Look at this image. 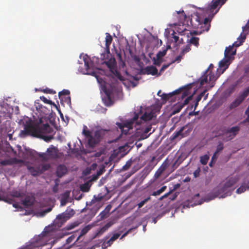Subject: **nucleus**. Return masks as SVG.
Wrapping results in <instances>:
<instances>
[{
	"label": "nucleus",
	"instance_id": "obj_38",
	"mask_svg": "<svg viewBox=\"0 0 249 249\" xmlns=\"http://www.w3.org/2000/svg\"><path fill=\"white\" fill-rule=\"evenodd\" d=\"M166 188L167 187L166 186H163L160 189L153 192L150 195L153 196H159L163 193L166 189Z\"/></svg>",
	"mask_w": 249,
	"mask_h": 249
},
{
	"label": "nucleus",
	"instance_id": "obj_41",
	"mask_svg": "<svg viewBox=\"0 0 249 249\" xmlns=\"http://www.w3.org/2000/svg\"><path fill=\"white\" fill-rule=\"evenodd\" d=\"M69 196V192H66L63 195L64 197H62L61 199L60 203L61 206H64L67 203V198Z\"/></svg>",
	"mask_w": 249,
	"mask_h": 249
},
{
	"label": "nucleus",
	"instance_id": "obj_16",
	"mask_svg": "<svg viewBox=\"0 0 249 249\" xmlns=\"http://www.w3.org/2000/svg\"><path fill=\"white\" fill-rule=\"evenodd\" d=\"M246 98V97L245 95H244L242 93L241 95H239L235 99V100L231 104L230 106V109H232L238 107L239 105H240L242 103V102L245 100Z\"/></svg>",
	"mask_w": 249,
	"mask_h": 249
},
{
	"label": "nucleus",
	"instance_id": "obj_5",
	"mask_svg": "<svg viewBox=\"0 0 249 249\" xmlns=\"http://www.w3.org/2000/svg\"><path fill=\"white\" fill-rule=\"evenodd\" d=\"M246 38L245 34L241 33L240 36L237 38V41H235L232 46H230L227 47L224 52V56L230 57L231 58L233 59V56L236 53V50L233 51V46L235 47H239L245 41Z\"/></svg>",
	"mask_w": 249,
	"mask_h": 249
},
{
	"label": "nucleus",
	"instance_id": "obj_26",
	"mask_svg": "<svg viewBox=\"0 0 249 249\" xmlns=\"http://www.w3.org/2000/svg\"><path fill=\"white\" fill-rule=\"evenodd\" d=\"M85 69L87 71L86 73L87 74L91 75L92 76H94L96 77V78H97L96 72H95L94 71H92V70H91L90 68L88 62L86 61L85 60Z\"/></svg>",
	"mask_w": 249,
	"mask_h": 249
},
{
	"label": "nucleus",
	"instance_id": "obj_21",
	"mask_svg": "<svg viewBox=\"0 0 249 249\" xmlns=\"http://www.w3.org/2000/svg\"><path fill=\"white\" fill-rule=\"evenodd\" d=\"M167 167V164L166 161L162 163L161 165L159 168L154 174V178L155 179L158 178L163 172L166 170Z\"/></svg>",
	"mask_w": 249,
	"mask_h": 249
},
{
	"label": "nucleus",
	"instance_id": "obj_60",
	"mask_svg": "<svg viewBox=\"0 0 249 249\" xmlns=\"http://www.w3.org/2000/svg\"><path fill=\"white\" fill-rule=\"evenodd\" d=\"M176 33L174 31L173 33L172 34V38L174 39V42L177 43L178 41H179V37L176 35H175Z\"/></svg>",
	"mask_w": 249,
	"mask_h": 249
},
{
	"label": "nucleus",
	"instance_id": "obj_28",
	"mask_svg": "<svg viewBox=\"0 0 249 249\" xmlns=\"http://www.w3.org/2000/svg\"><path fill=\"white\" fill-rule=\"evenodd\" d=\"M249 189V182L248 183H246L245 182H244L242 183V184L241 185V186L238 188L236 190V193L238 194H241L245 191H246L247 190H248Z\"/></svg>",
	"mask_w": 249,
	"mask_h": 249
},
{
	"label": "nucleus",
	"instance_id": "obj_7",
	"mask_svg": "<svg viewBox=\"0 0 249 249\" xmlns=\"http://www.w3.org/2000/svg\"><path fill=\"white\" fill-rule=\"evenodd\" d=\"M240 127L238 126H235L228 128L223 126L221 127V133H219V134L224 136L226 141H228L233 139L235 137L240 130Z\"/></svg>",
	"mask_w": 249,
	"mask_h": 249
},
{
	"label": "nucleus",
	"instance_id": "obj_18",
	"mask_svg": "<svg viewBox=\"0 0 249 249\" xmlns=\"http://www.w3.org/2000/svg\"><path fill=\"white\" fill-rule=\"evenodd\" d=\"M113 224V222L111 221L107 223L105 226L97 230V231L95 233L93 238H95L102 235L103 233L107 231L108 228H110Z\"/></svg>",
	"mask_w": 249,
	"mask_h": 249
},
{
	"label": "nucleus",
	"instance_id": "obj_19",
	"mask_svg": "<svg viewBox=\"0 0 249 249\" xmlns=\"http://www.w3.org/2000/svg\"><path fill=\"white\" fill-rule=\"evenodd\" d=\"M68 172L67 167L64 164H60L57 167L56 176L59 178H61L66 174Z\"/></svg>",
	"mask_w": 249,
	"mask_h": 249
},
{
	"label": "nucleus",
	"instance_id": "obj_59",
	"mask_svg": "<svg viewBox=\"0 0 249 249\" xmlns=\"http://www.w3.org/2000/svg\"><path fill=\"white\" fill-rule=\"evenodd\" d=\"M192 96H193V95L190 96L188 97L187 98H186V99H185V100L184 101V103H183V105H183V106L184 105H187V104H188L189 103V101H190L192 99Z\"/></svg>",
	"mask_w": 249,
	"mask_h": 249
},
{
	"label": "nucleus",
	"instance_id": "obj_12",
	"mask_svg": "<svg viewBox=\"0 0 249 249\" xmlns=\"http://www.w3.org/2000/svg\"><path fill=\"white\" fill-rule=\"evenodd\" d=\"M205 73L199 79V84L200 86L203 85L205 83L208 82V77H209V83L211 84L210 88L214 86V83L217 79V77L215 75V74L212 71H210L208 75H205Z\"/></svg>",
	"mask_w": 249,
	"mask_h": 249
},
{
	"label": "nucleus",
	"instance_id": "obj_14",
	"mask_svg": "<svg viewBox=\"0 0 249 249\" xmlns=\"http://www.w3.org/2000/svg\"><path fill=\"white\" fill-rule=\"evenodd\" d=\"M48 157L50 159H55L58 158V149L53 145L51 146L47 149L46 151Z\"/></svg>",
	"mask_w": 249,
	"mask_h": 249
},
{
	"label": "nucleus",
	"instance_id": "obj_63",
	"mask_svg": "<svg viewBox=\"0 0 249 249\" xmlns=\"http://www.w3.org/2000/svg\"><path fill=\"white\" fill-rule=\"evenodd\" d=\"M1 164L3 165H6L8 164H11V163L10 160H3L1 162Z\"/></svg>",
	"mask_w": 249,
	"mask_h": 249
},
{
	"label": "nucleus",
	"instance_id": "obj_61",
	"mask_svg": "<svg viewBox=\"0 0 249 249\" xmlns=\"http://www.w3.org/2000/svg\"><path fill=\"white\" fill-rule=\"evenodd\" d=\"M212 18L211 17V18H205L203 20H202V23H203L204 24H207L211 21Z\"/></svg>",
	"mask_w": 249,
	"mask_h": 249
},
{
	"label": "nucleus",
	"instance_id": "obj_11",
	"mask_svg": "<svg viewBox=\"0 0 249 249\" xmlns=\"http://www.w3.org/2000/svg\"><path fill=\"white\" fill-rule=\"evenodd\" d=\"M230 189L225 185L218 186L216 189L214 190L212 199H214L216 197L224 198L231 195ZM212 194L210 195L211 196Z\"/></svg>",
	"mask_w": 249,
	"mask_h": 249
},
{
	"label": "nucleus",
	"instance_id": "obj_24",
	"mask_svg": "<svg viewBox=\"0 0 249 249\" xmlns=\"http://www.w3.org/2000/svg\"><path fill=\"white\" fill-rule=\"evenodd\" d=\"M145 71L146 73L147 74H151L152 75H155L158 73L157 69L153 66H148L145 68Z\"/></svg>",
	"mask_w": 249,
	"mask_h": 249
},
{
	"label": "nucleus",
	"instance_id": "obj_17",
	"mask_svg": "<svg viewBox=\"0 0 249 249\" xmlns=\"http://www.w3.org/2000/svg\"><path fill=\"white\" fill-rule=\"evenodd\" d=\"M113 224V222L111 221L107 223L105 226L97 230V231L95 233L93 238H95L102 235L103 233L107 231L108 228H110Z\"/></svg>",
	"mask_w": 249,
	"mask_h": 249
},
{
	"label": "nucleus",
	"instance_id": "obj_37",
	"mask_svg": "<svg viewBox=\"0 0 249 249\" xmlns=\"http://www.w3.org/2000/svg\"><path fill=\"white\" fill-rule=\"evenodd\" d=\"M209 160V156L208 155H204L200 158V162L203 165H206Z\"/></svg>",
	"mask_w": 249,
	"mask_h": 249
},
{
	"label": "nucleus",
	"instance_id": "obj_1",
	"mask_svg": "<svg viewBox=\"0 0 249 249\" xmlns=\"http://www.w3.org/2000/svg\"><path fill=\"white\" fill-rule=\"evenodd\" d=\"M53 129L48 124H26L24 126V129L21 130L20 135L22 137H25L27 135H31L37 138H41L45 141L48 142L53 139V135L45 136L47 134H52Z\"/></svg>",
	"mask_w": 249,
	"mask_h": 249
},
{
	"label": "nucleus",
	"instance_id": "obj_52",
	"mask_svg": "<svg viewBox=\"0 0 249 249\" xmlns=\"http://www.w3.org/2000/svg\"><path fill=\"white\" fill-rule=\"evenodd\" d=\"M75 236L74 234L71 235L66 240V244L69 245L71 244L75 239Z\"/></svg>",
	"mask_w": 249,
	"mask_h": 249
},
{
	"label": "nucleus",
	"instance_id": "obj_31",
	"mask_svg": "<svg viewBox=\"0 0 249 249\" xmlns=\"http://www.w3.org/2000/svg\"><path fill=\"white\" fill-rule=\"evenodd\" d=\"M177 14L178 16V21L179 24H184V22L186 18V15H185L184 11L181 12H177Z\"/></svg>",
	"mask_w": 249,
	"mask_h": 249
},
{
	"label": "nucleus",
	"instance_id": "obj_30",
	"mask_svg": "<svg viewBox=\"0 0 249 249\" xmlns=\"http://www.w3.org/2000/svg\"><path fill=\"white\" fill-rule=\"evenodd\" d=\"M194 21H196V22H197V24H196V25L197 26H198L199 25L202 23V19H201V18L197 14H196L194 17H192L191 19L190 22L192 25L195 24Z\"/></svg>",
	"mask_w": 249,
	"mask_h": 249
},
{
	"label": "nucleus",
	"instance_id": "obj_55",
	"mask_svg": "<svg viewBox=\"0 0 249 249\" xmlns=\"http://www.w3.org/2000/svg\"><path fill=\"white\" fill-rule=\"evenodd\" d=\"M40 99L43 101L45 103L48 104L50 105L53 104V102L51 100H48L46 98H45L44 96H41L40 97ZM53 104H54L53 103Z\"/></svg>",
	"mask_w": 249,
	"mask_h": 249
},
{
	"label": "nucleus",
	"instance_id": "obj_46",
	"mask_svg": "<svg viewBox=\"0 0 249 249\" xmlns=\"http://www.w3.org/2000/svg\"><path fill=\"white\" fill-rule=\"evenodd\" d=\"M132 163V160H128L125 163V165H124L123 166V168H122L123 170L126 171V170H128L131 166Z\"/></svg>",
	"mask_w": 249,
	"mask_h": 249
},
{
	"label": "nucleus",
	"instance_id": "obj_36",
	"mask_svg": "<svg viewBox=\"0 0 249 249\" xmlns=\"http://www.w3.org/2000/svg\"><path fill=\"white\" fill-rule=\"evenodd\" d=\"M120 236V233H116L113 235V236L110 238V239L107 242V244L108 246H110L112 243L116 240L117 239L119 238Z\"/></svg>",
	"mask_w": 249,
	"mask_h": 249
},
{
	"label": "nucleus",
	"instance_id": "obj_9",
	"mask_svg": "<svg viewBox=\"0 0 249 249\" xmlns=\"http://www.w3.org/2000/svg\"><path fill=\"white\" fill-rule=\"evenodd\" d=\"M226 0H213L211 3L205 8V12L208 14L209 16H211V18H213L218 11V10H217L215 12H213L214 10L218 6L221 7L225 3ZM219 9L220 7H218V9Z\"/></svg>",
	"mask_w": 249,
	"mask_h": 249
},
{
	"label": "nucleus",
	"instance_id": "obj_51",
	"mask_svg": "<svg viewBox=\"0 0 249 249\" xmlns=\"http://www.w3.org/2000/svg\"><path fill=\"white\" fill-rule=\"evenodd\" d=\"M42 91L45 93H49V94H55L56 92L53 89H50L49 88H46L42 90Z\"/></svg>",
	"mask_w": 249,
	"mask_h": 249
},
{
	"label": "nucleus",
	"instance_id": "obj_48",
	"mask_svg": "<svg viewBox=\"0 0 249 249\" xmlns=\"http://www.w3.org/2000/svg\"><path fill=\"white\" fill-rule=\"evenodd\" d=\"M39 157L41 158H42L43 160L47 161L50 159L49 158V157H48V154L47 152L46 153H41L39 154L38 155Z\"/></svg>",
	"mask_w": 249,
	"mask_h": 249
},
{
	"label": "nucleus",
	"instance_id": "obj_13",
	"mask_svg": "<svg viewBox=\"0 0 249 249\" xmlns=\"http://www.w3.org/2000/svg\"><path fill=\"white\" fill-rule=\"evenodd\" d=\"M0 201H3L10 204H12L13 207L15 208H19L18 204L15 202L14 199L13 198H10L8 195H5L4 194H1V193H0Z\"/></svg>",
	"mask_w": 249,
	"mask_h": 249
},
{
	"label": "nucleus",
	"instance_id": "obj_8",
	"mask_svg": "<svg viewBox=\"0 0 249 249\" xmlns=\"http://www.w3.org/2000/svg\"><path fill=\"white\" fill-rule=\"evenodd\" d=\"M226 0H213L211 3L205 8V12L208 14L209 16H211V18H213L218 11V10H217L215 12H213L214 10L218 6L221 7L225 3ZM219 9L220 7H218V9Z\"/></svg>",
	"mask_w": 249,
	"mask_h": 249
},
{
	"label": "nucleus",
	"instance_id": "obj_25",
	"mask_svg": "<svg viewBox=\"0 0 249 249\" xmlns=\"http://www.w3.org/2000/svg\"><path fill=\"white\" fill-rule=\"evenodd\" d=\"M106 49L107 52L109 53V46L112 41V37L108 33L106 34Z\"/></svg>",
	"mask_w": 249,
	"mask_h": 249
},
{
	"label": "nucleus",
	"instance_id": "obj_34",
	"mask_svg": "<svg viewBox=\"0 0 249 249\" xmlns=\"http://www.w3.org/2000/svg\"><path fill=\"white\" fill-rule=\"evenodd\" d=\"M29 170L31 174L34 176H36L41 174L39 166L37 167H30L29 168Z\"/></svg>",
	"mask_w": 249,
	"mask_h": 249
},
{
	"label": "nucleus",
	"instance_id": "obj_50",
	"mask_svg": "<svg viewBox=\"0 0 249 249\" xmlns=\"http://www.w3.org/2000/svg\"><path fill=\"white\" fill-rule=\"evenodd\" d=\"M207 89H205L203 91H202L201 93H200L196 97V100L197 102H199L202 99V97L204 96L205 94V93L207 92Z\"/></svg>",
	"mask_w": 249,
	"mask_h": 249
},
{
	"label": "nucleus",
	"instance_id": "obj_64",
	"mask_svg": "<svg viewBox=\"0 0 249 249\" xmlns=\"http://www.w3.org/2000/svg\"><path fill=\"white\" fill-rule=\"evenodd\" d=\"M242 94L246 97L248 96L249 94V87L245 91H244Z\"/></svg>",
	"mask_w": 249,
	"mask_h": 249
},
{
	"label": "nucleus",
	"instance_id": "obj_42",
	"mask_svg": "<svg viewBox=\"0 0 249 249\" xmlns=\"http://www.w3.org/2000/svg\"><path fill=\"white\" fill-rule=\"evenodd\" d=\"M184 87H185V89H183V91H182L183 92H182V94L181 95L182 98H184V97L188 96V95L189 93V90L191 88L190 85H187V86H185Z\"/></svg>",
	"mask_w": 249,
	"mask_h": 249
},
{
	"label": "nucleus",
	"instance_id": "obj_2",
	"mask_svg": "<svg viewBox=\"0 0 249 249\" xmlns=\"http://www.w3.org/2000/svg\"><path fill=\"white\" fill-rule=\"evenodd\" d=\"M153 116L154 113L152 111L149 112L145 111L144 114L140 117V121H138V115L136 114L133 118L129 121L124 124L118 123H117V125L119 128L121 129L122 133L126 135L128 133L129 130L132 129L134 126L136 127V129H139V128L137 127V126H139L141 124L142 121L146 122L151 120L153 118Z\"/></svg>",
	"mask_w": 249,
	"mask_h": 249
},
{
	"label": "nucleus",
	"instance_id": "obj_35",
	"mask_svg": "<svg viewBox=\"0 0 249 249\" xmlns=\"http://www.w3.org/2000/svg\"><path fill=\"white\" fill-rule=\"evenodd\" d=\"M157 162L154 163L153 165H152L153 166L152 167L147 166L146 167H145L143 169L142 172L143 173L142 176H145V177L147 176L149 174V173L151 172V171L153 169L154 167L157 164Z\"/></svg>",
	"mask_w": 249,
	"mask_h": 249
},
{
	"label": "nucleus",
	"instance_id": "obj_4",
	"mask_svg": "<svg viewBox=\"0 0 249 249\" xmlns=\"http://www.w3.org/2000/svg\"><path fill=\"white\" fill-rule=\"evenodd\" d=\"M79 225V223L77 222L72 223L68 225L64 230L62 231H54L52 230V228L51 227H46L45 228L43 233L44 236H50L52 235H55V238L57 239L62 238L66 235L68 234L66 230H71L77 227Z\"/></svg>",
	"mask_w": 249,
	"mask_h": 249
},
{
	"label": "nucleus",
	"instance_id": "obj_20",
	"mask_svg": "<svg viewBox=\"0 0 249 249\" xmlns=\"http://www.w3.org/2000/svg\"><path fill=\"white\" fill-rule=\"evenodd\" d=\"M34 201L35 198L33 196H27L25 198L22 200V204L25 207L28 208L33 205Z\"/></svg>",
	"mask_w": 249,
	"mask_h": 249
},
{
	"label": "nucleus",
	"instance_id": "obj_43",
	"mask_svg": "<svg viewBox=\"0 0 249 249\" xmlns=\"http://www.w3.org/2000/svg\"><path fill=\"white\" fill-rule=\"evenodd\" d=\"M70 94V91L68 89H63L58 93V96L61 100H63L62 96L69 95Z\"/></svg>",
	"mask_w": 249,
	"mask_h": 249
},
{
	"label": "nucleus",
	"instance_id": "obj_6",
	"mask_svg": "<svg viewBox=\"0 0 249 249\" xmlns=\"http://www.w3.org/2000/svg\"><path fill=\"white\" fill-rule=\"evenodd\" d=\"M104 63L109 69L110 71L113 73L116 78H117L120 81L124 80V77L121 75L120 72H119L117 70V63L114 57H111L107 60L105 61Z\"/></svg>",
	"mask_w": 249,
	"mask_h": 249
},
{
	"label": "nucleus",
	"instance_id": "obj_39",
	"mask_svg": "<svg viewBox=\"0 0 249 249\" xmlns=\"http://www.w3.org/2000/svg\"><path fill=\"white\" fill-rule=\"evenodd\" d=\"M50 167V165L48 163L43 164L39 165V167H40V171L41 174L49 170Z\"/></svg>",
	"mask_w": 249,
	"mask_h": 249
},
{
	"label": "nucleus",
	"instance_id": "obj_54",
	"mask_svg": "<svg viewBox=\"0 0 249 249\" xmlns=\"http://www.w3.org/2000/svg\"><path fill=\"white\" fill-rule=\"evenodd\" d=\"M201 169L200 167H198L193 173V175L195 178H196L199 176Z\"/></svg>",
	"mask_w": 249,
	"mask_h": 249
},
{
	"label": "nucleus",
	"instance_id": "obj_15",
	"mask_svg": "<svg viewBox=\"0 0 249 249\" xmlns=\"http://www.w3.org/2000/svg\"><path fill=\"white\" fill-rule=\"evenodd\" d=\"M230 57H225L221 60L219 63V67L223 68L222 73H223L229 67L231 63V61L232 60Z\"/></svg>",
	"mask_w": 249,
	"mask_h": 249
},
{
	"label": "nucleus",
	"instance_id": "obj_53",
	"mask_svg": "<svg viewBox=\"0 0 249 249\" xmlns=\"http://www.w3.org/2000/svg\"><path fill=\"white\" fill-rule=\"evenodd\" d=\"M185 89V87H182V88H179L178 89L175 90L173 92H171V93L173 96V95H175L176 94H178L181 93V92L183 91V89Z\"/></svg>",
	"mask_w": 249,
	"mask_h": 249
},
{
	"label": "nucleus",
	"instance_id": "obj_47",
	"mask_svg": "<svg viewBox=\"0 0 249 249\" xmlns=\"http://www.w3.org/2000/svg\"><path fill=\"white\" fill-rule=\"evenodd\" d=\"M161 98L165 101H168L170 98L172 97L171 93L168 94L163 93L161 95Z\"/></svg>",
	"mask_w": 249,
	"mask_h": 249
},
{
	"label": "nucleus",
	"instance_id": "obj_23",
	"mask_svg": "<svg viewBox=\"0 0 249 249\" xmlns=\"http://www.w3.org/2000/svg\"><path fill=\"white\" fill-rule=\"evenodd\" d=\"M185 126H182L178 131L175 132L171 136V140H175L179 136H181V138L184 137L185 136L182 132L185 129Z\"/></svg>",
	"mask_w": 249,
	"mask_h": 249
},
{
	"label": "nucleus",
	"instance_id": "obj_10",
	"mask_svg": "<svg viewBox=\"0 0 249 249\" xmlns=\"http://www.w3.org/2000/svg\"><path fill=\"white\" fill-rule=\"evenodd\" d=\"M74 213V211L71 210L69 211L67 210L65 212L57 215L55 220L54 221L55 225L58 227H61L67 220L70 219Z\"/></svg>",
	"mask_w": 249,
	"mask_h": 249
},
{
	"label": "nucleus",
	"instance_id": "obj_22",
	"mask_svg": "<svg viewBox=\"0 0 249 249\" xmlns=\"http://www.w3.org/2000/svg\"><path fill=\"white\" fill-rule=\"evenodd\" d=\"M239 180V177L235 176L234 177L228 178L226 179V181L224 183L226 186L230 189V188L234 185Z\"/></svg>",
	"mask_w": 249,
	"mask_h": 249
},
{
	"label": "nucleus",
	"instance_id": "obj_57",
	"mask_svg": "<svg viewBox=\"0 0 249 249\" xmlns=\"http://www.w3.org/2000/svg\"><path fill=\"white\" fill-rule=\"evenodd\" d=\"M183 56V55H182L181 53H180L179 55L176 57L175 59L173 61V62H179L182 59Z\"/></svg>",
	"mask_w": 249,
	"mask_h": 249
},
{
	"label": "nucleus",
	"instance_id": "obj_29",
	"mask_svg": "<svg viewBox=\"0 0 249 249\" xmlns=\"http://www.w3.org/2000/svg\"><path fill=\"white\" fill-rule=\"evenodd\" d=\"M91 226L90 225H88L86 226L84 228H83L81 231L80 235L78 236L76 239V241L79 240L81 237L86 234L91 228Z\"/></svg>",
	"mask_w": 249,
	"mask_h": 249
},
{
	"label": "nucleus",
	"instance_id": "obj_49",
	"mask_svg": "<svg viewBox=\"0 0 249 249\" xmlns=\"http://www.w3.org/2000/svg\"><path fill=\"white\" fill-rule=\"evenodd\" d=\"M223 144L222 142H219L217 146L216 150L214 153L218 154L219 152L223 150Z\"/></svg>",
	"mask_w": 249,
	"mask_h": 249
},
{
	"label": "nucleus",
	"instance_id": "obj_58",
	"mask_svg": "<svg viewBox=\"0 0 249 249\" xmlns=\"http://www.w3.org/2000/svg\"><path fill=\"white\" fill-rule=\"evenodd\" d=\"M182 107L183 105H180L178 107L175 108V109L174 110L173 113L176 114L179 112Z\"/></svg>",
	"mask_w": 249,
	"mask_h": 249
},
{
	"label": "nucleus",
	"instance_id": "obj_45",
	"mask_svg": "<svg viewBox=\"0 0 249 249\" xmlns=\"http://www.w3.org/2000/svg\"><path fill=\"white\" fill-rule=\"evenodd\" d=\"M80 190L83 192H88L89 190V186L88 183H85L80 186Z\"/></svg>",
	"mask_w": 249,
	"mask_h": 249
},
{
	"label": "nucleus",
	"instance_id": "obj_3",
	"mask_svg": "<svg viewBox=\"0 0 249 249\" xmlns=\"http://www.w3.org/2000/svg\"><path fill=\"white\" fill-rule=\"evenodd\" d=\"M82 134L88 138V143L89 147H94L101 141L104 135V131L102 129L97 130L95 131L94 136L92 135L91 132L88 127L84 125Z\"/></svg>",
	"mask_w": 249,
	"mask_h": 249
},
{
	"label": "nucleus",
	"instance_id": "obj_62",
	"mask_svg": "<svg viewBox=\"0 0 249 249\" xmlns=\"http://www.w3.org/2000/svg\"><path fill=\"white\" fill-rule=\"evenodd\" d=\"M125 66V63L123 60H121L119 62V68L120 69L124 68Z\"/></svg>",
	"mask_w": 249,
	"mask_h": 249
},
{
	"label": "nucleus",
	"instance_id": "obj_33",
	"mask_svg": "<svg viewBox=\"0 0 249 249\" xmlns=\"http://www.w3.org/2000/svg\"><path fill=\"white\" fill-rule=\"evenodd\" d=\"M24 196V194L23 193H21V192H18L16 190H13L11 192L10 196H9V197L10 198H14V197L19 198V197H23Z\"/></svg>",
	"mask_w": 249,
	"mask_h": 249
},
{
	"label": "nucleus",
	"instance_id": "obj_56",
	"mask_svg": "<svg viewBox=\"0 0 249 249\" xmlns=\"http://www.w3.org/2000/svg\"><path fill=\"white\" fill-rule=\"evenodd\" d=\"M12 162L13 163H23V160H22L17 159L16 158H13L12 159Z\"/></svg>",
	"mask_w": 249,
	"mask_h": 249
},
{
	"label": "nucleus",
	"instance_id": "obj_44",
	"mask_svg": "<svg viewBox=\"0 0 249 249\" xmlns=\"http://www.w3.org/2000/svg\"><path fill=\"white\" fill-rule=\"evenodd\" d=\"M151 199L150 196H148L144 200L141 201L140 203L138 204V209L141 208L146 202H147L149 200Z\"/></svg>",
	"mask_w": 249,
	"mask_h": 249
},
{
	"label": "nucleus",
	"instance_id": "obj_40",
	"mask_svg": "<svg viewBox=\"0 0 249 249\" xmlns=\"http://www.w3.org/2000/svg\"><path fill=\"white\" fill-rule=\"evenodd\" d=\"M191 50L190 44H187L183 47L181 50L180 53L182 55H184L187 53H188Z\"/></svg>",
	"mask_w": 249,
	"mask_h": 249
},
{
	"label": "nucleus",
	"instance_id": "obj_32",
	"mask_svg": "<svg viewBox=\"0 0 249 249\" xmlns=\"http://www.w3.org/2000/svg\"><path fill=\"white\" fill-rule=\"evenodd\" d=\"M188 40L189 41H188V42L189 43V44H190V45L192 44V45H194L195 46H196L197 48L198 47V46L199 45V37L192 36Z\"/></svg>",
	"mask_w": 249,
	"mask_h": 249
},
{
	"label": "nucleus",
	"instance_id": "obj_27",
	"mask_svg": "<svg viewBox=\"0 0 249 249\" xmlns=\"http://www.w3.org/2000/svg\"><path fill=\"white\" fill-rule=\"evenodd\" d=\"M170 49H171L170 45H167L165 49H163L161 51H159L158 53L156 55L157 58H158V59H161L162 57H163L166 54L167 50Z\"/></svg>",
	"mask_w": 249,
	"mask_h": 249
}]
</instances>
